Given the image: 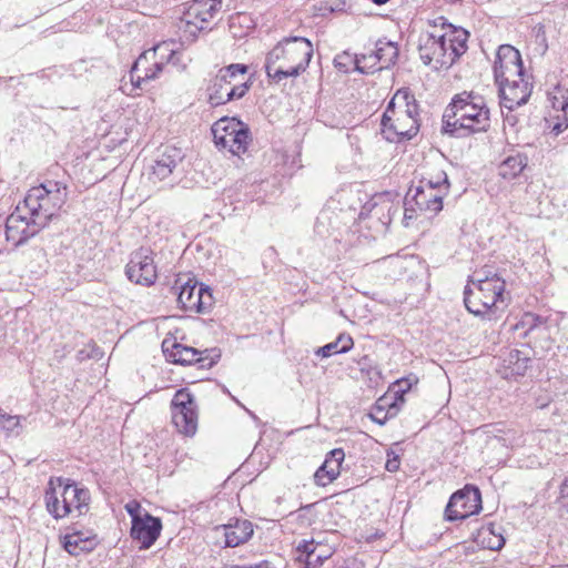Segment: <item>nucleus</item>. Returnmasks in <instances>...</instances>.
Masks as SVG:
<instances>
[{
    "label": "nucleus",
    "instance_id": "1",
    "mask_svg": "<svg viewBox=\"0 0 568 568\" xmlns=\"http://www.w3.org/2000/svg\"><path fill=\"white\" fill-rule=\"evenodd\" d=\"M490 126V111L486 99L475 91H463L452 99L443 114V133L456 138L486 132Z\"/></svg>",
    "mask_w": 568,
    "mask_h": 568
},
{
    "label": "nucleus",
    "instance_id": "2",
    "mask_svg": "<svg viewBox=\"0 0 568 568\" xmlns=\"http://www.w3.org/2000/svg\"><path fill=\"white\" fill-rule=\"evenodd\" d=\"M312 55L313 45L306 38H284L266 55V74L276 83L298 77L308 67Z\"/></svg>",
    "mask_w": 568,
    "mask_h": 568
},
{
    "label": "nucleus",
    "instance_id": "3",
    "mask_svg": "<svg viewBox=\"0 0 568 568\" xmlns=\"http://www.w3.org/2000/svg\"><path fill=\"white\" fill-rule=\"evenodd\" d=\"M473 276L464 290V303L468 312L476 316L491 320L506 306L505 280L499 275Z\"/></svg>",
    "mask_w": 568,
    "mask_h": 568
},
{
    "label": "nucleus",
    "instance_id": "4",
    "mask_svg": "<svg viewBox=\"0 0 568 568\" xmlns=\"http://www.w3.org/2000/svg\"><path fill=\"white\" fill-rule=\"evenodd\" d=\"M68 199L67 185L60 181H45L31 187L17 211L26 212L38 226H47Z\"/></svg>",
    "mask_w": 568,
    "mask_h": 568
},
{
    "label": "nucleus",
    "instance_id": "5",
    "mask_svg": "<svg viewBox=\"0 0 568 568\" xmlns=\"http://www.w3.org/2000/svg\"><path fill=\"white\" fill-rule=\"evenodd\" d=\"M44 499L48 511L59 519L71 514L73 509L79 515L85 514L89 510L90 491L71 483L70 479L52 477L48 483Z\"/></svg>",
    "mask_w": 568,
    "mask_h": 568
},
{
    "label": "nucleus",
    "instance_id": "6",
    "mask_svg": "<svg viewBox=\"0 0 568 568\" xmlns=\"http://www.w3.org/2000/svg\"><path fill=\"white\" fill-rule=\"evenodd\" d=\"M247 65L233 63L221 68L207 87L209 103L213 106L243 98L250 89Z\"/></svg>",
    "mask_w": 568,
    "mask_h": 568
},
{
    "label": "nucleus",
    "instance_id": "7",
    "mask_svg": "<svg viewBox=\"0 0 568 568\" xmlns=\"http://www.w3.org/2000/svg\"><path fill=\"white\" fill-rule=\"evenodd\" d=\"M214 143L234 155L245 153L251 142L248 128L236 119L222 118L212 125Z\"/></svg>",
    "mask_w": 568,
    "mask_h": 568
},
{
    "label": "nucleus",
    "instance_id": "8",
    "mask_svg": "<svg viewBox=\"0 0 568 568\" xmlns=\"http://www.w3.org/2000/svg\"><path fill=\"white\" fill-rule=\"evenodd\" d=\"M439 40L438 30L420 33L418 39L419 57L426 65L433 64L436 70L448 69L458 59V51L462 50L460 40L456 41L457 47L448 53L443 49L444 43Z\"/></svg>",
    "mask_w": 568,
    "mask_h": 568
},
{
    "label": "nucleus",
    "instance_id": "9",
    "mask_svg": "<svg viewBox=\"0 0 568 568\" xmlns=\"http://www.w3.org/2000/svg\"><path fill=\"white\" fill-rule=\"evenodd\" d=\"M400 98L398 91L389 101L383 118L382 130L385 138L390 141H399L402 139H412L418 132V119L409 118L404 113H399L396 109L397 100Z\"/></svg>",
    "mask_w": 568,
    "mask_h": 568
},
{
    "label": "nucleus",
    "instance_id": "10",
    "mask_svg": "<svg viewBox=\"0 0 568 568\" xmlns=\"http://www.w3.org/2000/svg\"><path fill=\"white\" fill-rule=\"evenodd\" d=\"M172 423L178 432L192 437L197 430V406L194 396L186 389H179L171 402Z\"/></svg>",
    "mask_w": 568,
    "mask_h": 568
},
{
    "label": "nucleus",
    "instance_id": "11",
    "mask_svg": "<svg viewBox=\"0 0 568 568\" xmlns=\"http://www.w3.org/2000/svg\"><path fill=\"white\" fill-rule=\"evenodd\" d=\"M481 509V496L478 488L465 486L454 493L446 506L445 517L449 521L466 519Z\"/></svg>",
    "mask_w": 568,
    "mask_h": 568
},
{
    "label": "nucleus",
    "instance_id": "12",
    "mask_svg": "<svg viewBox=\"0 0 568 568\" xmlns=\"http://www.w3.org/2000/svg\"><path fill=\"white\" fill-rule=\"evenodd\" d=\"M494 75L497 84L524 77L521 55L509 44L498 48L494 64Z\"/></svg>",
    "mask_w": 568,
    "mask_h": 568
},
{
    "label": "nucleus",
    "instance_id": "13",
    "mask_svg": "<svg viewBox=\"0 0 568 568\" xmlns=\"http://www.w3.org/2000/svg\"><path fill=\"white\" fill-rule=\"evenodd\" d=\"M125 273L131 282L145 286L152 285L158 277L152 252L144 247L133 252Z\"/></svg>",
    "mask_w": 568,
    "mask_h": 568
},
{
    "label": "nucleus",
    "instance_id": "14",
    "mask_svg": "<svg viewBox=\"0 0 568 568\" xmlns=\"http://www.w3.org/2000/svg\"><path fill=\"white\" fill-rule=\"evenodd\" d=\"M178 291V304L184 311L204 313L213 305V296L209 287L190 282L174 287Z\"/></svg>",
    "mask_w": 568,
    "mask_h": 568
},
{
    "label": "nucleus",
    "instance_id": "15",
    "mask_svg": "<svg viewBox=\"0 0 568 568\" xmlns=\"http://www.w3.org/2000/svg\"><path fill=\"white\" fill-rule=\"evenodd\" d=\"M222 7V0H193L184 13L189 27L201 31L216 17Z\"/></svg>",
    "mask_w": 568,
    "mask_h": 568
},
{
    "label": "nucleus",
    "instance_id": "16",
    "mask_svg": "<svg viewBox=\"0 0 568 568\" xmlns=\"http://www.w3.org/2000/svg\"><path fill=\"white\" fill-rule=\"evenodd\" d=\"M43 227L34 224V220L29 219V214L17 211L7 219L6 237L18 246L34 236Z\"/></svg>",
    "mask_w": 568,
    "mask_h": 568
},
{
    "label": "nucleus",
    "instance_id": "17",
    "mask_svg": "<svg viewBox=\"0 0 568 568\" xmlns=\"http://www.w3.org/2000/svg\"><path fill=\"white\" fill-rule=\"evenodd\" d=\"M500 106L513 111L526 104L531 94V84L523 78L498 84Z\"/></svg>",
    "mask_w": 568,
    "mask_h": 568
},
{
    "label": "nucleus",
    "instance_id": "18",
    "mask_svg": "<svg viewBox=\"0 0 568 568\" xmlns=\"http://www.w3.org/2000/svg\"><path fill=\"white\" fill-rule=\"evenodd\" d=\"M183 158L181 149L166 145L151 165L150 180L154 183L168 180Z\"/></svg>",
    "mask_w": 568,
    "mask_h": 568
},
{
    "label": "nucleus",
    "instance_id": "19",
    "mask_svg": "<svg viewBox=\"0 0 568 568\" xmlns=\"http://www.w3.org/2000/svg\"><path fill=\"white\" fill-rule=\"evenodd\" d=\"M161 529V519L144 513L142 518H134L130 535L141 544V548L148 549L156 541Z\"/></svg>",
    "mask_w": 568,
    "mask_h": 568
},
{
    "label": "nucleus",
    "instance_id": "20",
    "mask_svg": "<svg viewBox=\"0 0 568 568\" xmlns=\"http://www.w3.org/2000/svg\"><path fill=\"white\" fill-rule=\"evenodd\" d=\"M162 70L161 62H158L154 58V53H150L149 50H145L132 65L130 80L134 87L140 88L144 82L156 79Z\"/></svg>",
    "mask_w": 568,
    "mask_h": 568
},
{
    "label": "nucleus",
    "instance_id": "21",
    "mask_svg": "<svg viewBox=\"0 0 568 568\" xmlns=\"http://www.w3.org/2000/svg\"><path fill=\"white\" fill-rule=\"evenodd\" d=\"M345 453L342 448L331 450L323 465L315 471L314 480L318 486H326L333 483L341 473V466L344 462Z\"/></svg>",
    "mask_w": 568,
    "mask_h": 568
},
{
    "label": "nucleus",
    "instance_id": "22",
    "mask_svg": "<svg viewBox=\"0 0 568 568\" xmlns=\"http://www.w3.org/2000/svg\"><path fill=\"white\" fill-rule=\"evenodd\" d=\"M217 529L223 530L226 547H237L246 542L253 535V525L246 519H237L234 524L223 525Z\"/></svg>",
    "mask_w": 568,
    "mask_h": 568
},
{
    "label": "nucleus",
    "instance_id": "23",
    "mask_svg": "<svg viewBox=\"0 0 568 568\" xmlns=\"http://www.w3.org/2000/svg\"><path fill=\"white\" fill-rule=\"evenodd\" d=\"M443 197L442 189L433 190L429 185L426 189L417 186L413 200L420 211L438 213L443 209Z\"/></svg>",
    "mask_w": 568,
    "mask_h": 568
},
{
    "label": "nucleus",
    "instance_id": "24",
    "mask_svg": "<svg viewBox=\"0 0 568 568\" xmlns=\"http://www.w3.org/2000/svg\"><path fill=\"white\" fill-rule=\"evenodd\" d=\"M97 545L93 536H85L81 531L67 534L63 537V548L72 556L90 552Z\"/></svg>",
    "mask_w": 568,
    "mask_h": 568
},
{
    "label": "nucleus",
    "instance_id": "25",
    "mask_svg": "<svg viewBox=\"0 0 568 568\" xmlns=\"http://www.w3.org/2000/svg\"><path fill=\"white\" fill-rule=\"evenodd\" d=\"M398 52V47L395 42L378 40L375 52L369 54V57H364L363 60H377L379 69H388L396 63Z\"/></svg>",
    "mask_w": 568,
    "mask_h": 568
},
{
    "label": "nucleus",
    "instance_id": "26",
    "mask_svg": "<svg viewBox=\"0 0 568 568\" xmlns=\"http://www.w3.org/2000/svg\"><path fill=\"white\" fill-rule=\"evenodd\" d=\"M530 357H503L497 365V373L505 379L524 376Z\"/></svg>",
    "mask_w": 568,
    "mask_h": 568
},
{
    "label": "nucleus",
    "instance_id": "27",
    "mask_svg": "<svg viewBox=\"0 0 568 568\" xmlns=\"http://www.w3.org/2000/svg\"><path fill=\"white\" fill-rule=\"evenodd\" d=\"M468 36H469V33L466 30L457 29V28H454L453 26H449L448 31H446L444 33H442L439 31V37H440L439 41L444 43L443 49H445V51L448 53V52H452V50H454L455 47H457L456 41L460 40L462 50L458 51V58H459L467 50Z\"/></svg>",
    "mask_w": 568,
    "mask_h": 568
},
{
    "label": "nucleus",
    "instance_id": "28",
    "mask_svg": "<svg viewBox=\"0 0 568 568\" xmlns=\"http://www.w3.org/2000/svg\"><path fill=\"white\" fill-rule=\"evenodd\" d=\"M148 50L150 53H154V58L158 60V62H161L162 69L168 63H172L175 65L180 63V52L175 49V42L172 40L163 41Z\"/></svg>",
    "mask_w": 568,
    "mask_h": 568
},
{
    "label": "nucleus",
    "instance_id": "29",
    "mask_svg": "<svg viewBox=\"0 0 568 568\" xmlns=\"http://www.w3.org/2000/svg\"><path fill=\"white\" fill-rule=\"evenodd\" d=\"M527 165V158L520 153L509 155L499 165V175L511 180L517 178Z\"/></svg>",
    "mask_w": 568,
    "mask_h": 568
},
{
    "label": "nucleus",
    "instance_id": "30",
    "mask_svg": "<svg viewBox=\"0 0 568 568\" xmlns=\"http://www.w3.org/2000/svg\"><path fill=\"white\" fill-rule=\"evenodd\" d=\"M353 344V338L349 335L341 334L336 341L317 347L315 355H341L347 353Z\"/></svg>",
    "mask_w": 568,
    "mask_h": 568
},
{
    "label": "nucleus",
    "instance_id": "31",
    "mask_svg": "<svg viewBox=\"0 0 568 568\" xmlns=\"http://www.w3.org/2000/svg\"><path fill=\"white\" fill-rule=\"evenodd\" d=\"M418 378L416 375H409L407 377L397 379L389 387L388 390L392 393L394 397H398V403L403 406L405 403L404 395L410 390L413 385H416Z\"/></svg>",
    "mask_w": 568,
    "mask_h": 568
},
{
    "label": "nucleus",
    "instance_id": "32",
    "mask_svg": "<svg viewBox=\"0 0 568 568\" xmlns=\"http://www.w3.org/2000/svg\"><path fill=\"white\" fill-rule=\"evenodd\" d=\"M545 324H546L545 317L528 312L521 316V320L519 321L518 324H516L515 328L516 329H519V328L525 329L524 334L526 335L529 332H532L535 329L545 328Z\"/></svg>",
    "mask_w": 568,
    "mask_h": 568
},
{
    "label": "nucleus",
    "instance_id": "33",
    "mask_svg": "<svg viewBox=\"0 0 568 568\" xmlns=\"http://www.w3.org/2000/svg\"><path fill=\"white\" fill-rule=\"evenodd\" d=\"M548 101L556 111L564 112V116L567 115L568 109V91L561 87H555L552 91L548 92Z\"/></svg>",
    "mask_w": 568,
    "mask_h": 568
},
{
    "label": "nucleus",
    "instance_id": "34",
    "mask_svg": "<svg viewBox=\"0 0 568 568\" xmlns=\"http://www.w3.org/2000/svg\"><path fill=\"white\" fill-rule=\"evenodd\" d=\"M396 109L399 113H404L409 118L417 119V104L413 97H409L407 92L400 91V98L397 100Z\"/></svg>",
    "mask_w": 568,
    "mask_h": 568
},
{
    "label": "nucleus",
    "instance_id": "35",
    "mask_svg": "<svg viewBox=\"0 0 568 568\" xmlns=\"http://www.w3.org/2000/svg\"><path fill=\"white\" fill-rule=\"evenodd\" d=\"M181 349L192 352L193 355H203L202 352L193 347H182V345L179 344L175 338H164L162 342L163 355H178L181 353Z\"/></svg>",
    "mask_w": 568,
    "mask_h": 568
},
{
    "label": "nucleus",
    "instance_id": "36",
    "mask_svg": "<svg viewBox=\"0 0 568 568\" xmlns=\"http://www.w3.org/2000/svg\"><path fill=\"white\" fill-rule=\"evenodd\" d=\"M429 185L432 186L433 190L442 189V192H444L445 195L449 187L447 174L444 171H442L438 173L436 179L422 180L419 186L426 189Z\"/></svg>",
    "mask_w": 568,
    "mask_h": 568
},
{
    "label": "nucleus",
    "instance_id": "37",
    "mask_svg": "<svg viewBox=\"0 0 568 568\" xmlns=\"http://www.w3.org/2000/svg\"><path fill=\"white\" fill-rule=\"evenodd\" d=\"M374 406L381 408L384 413L390 410V408H395L396 415L402 408V405L398 403V397H394L389 390L379 397Z\"/></svg>",
    "mask_w": 568,
    "mask_h": 568
},
{
    "label": "nucleus",
    "instance_id": "38",
    "mask_svg": "<svg viewBox=\"0 0 568 568\" xmlns=\"http://www.w3.org/2000/svg\"><path fill=\"white\" fill-rule=\"evenodd\" d=\"M320 547V544H315L314 540H302L296 550L300 552L298 560L305 564L312 559L315 555V550Z\"/></svg>",
    "mask_w": 568,
    "mask_h": 568
},
{
    "label": "nucleus",
    "instance_id": "39",
    "mask_svg": "<svg viewBox=\"0 0 568 568\" xmlns=\"http://www.w3.org/2000/svg\"><path fill=\"white\" fill-rule=\"evenodd\" d=\"M173 364L182 366L199 365L200 367L207 366L209 368L216 364L213 357H196L195 359H187L186 357H173Z\"/></svg>",
    "mask_w": 568,
    "mask_h": 568
},
{
    "label": "nucleus",
    "instance_id": "40",
    "mask_svg": "<svg viewBox=\"0 0 568 568\" xmlns=\"http://www.w3.org/2000/svg\"><path fill=\"white\" fill-rule=\"evenodd\" d=\"M22 418L19 415H9L0 408V426L7 432H14L19 428Z\"/></svg>",
    "mask_w": 568,
    "mask_h": 568
},
{
    "label": "nucleus",
    "instance_id": "41",
    "mask_svg": "<svg viewBox=\"0 0 568 568\" xmlns=\"http://www.w3.org/2000/svg\"><path fill=\"white\" fill-rule=\"evenodd\" d=\"M366 57L363 54L361 58L355 57L354 60V67L355 70L359 73H373L379 69V63L377 60H363V58Z\"/></svg>",
    "mask_w": 568,
    "mask_h": 568
},
{
    "label": "nucleus",
    "instance_id": "42",
    "mask_svg": "<svg viewBox=\"0 0 568 568\" xmlns=\"http://www.w3.org/2000/svg\"><path fill=\"white\" fill-rule=\"evenodd\" d=\"M395 416V408H390V410H386V413H384L381 408L373 406L369 413L371 419L379 425H384L388 419L394 418Z\"/></svg>",
    "mask_w": 568,
    "mask_h": 568
},
{
    "label": "nucleus",
    "instance_id": "43",
    "mask_svg": "<svg viewBox=\"0 0 568 568\" xmlns=\"http://www.w3.org/2000/svg\"><path fill=\"white\" fill-rule=\"evenodd\" d=\"M354 60L355 58H353L349 53L343 52L334 59V63L339 71L347 72L349 64H354Z\"/></svg>",
    "mask_w": 568,
    "mask_h": 568
},
{
    "label": "nucleus",
    "instance_id": "44",
    "mask_svg": "<svg viewBox=\"0 0 568 568\" xmlns=\"http://www.w3.org/2000/svg\"><path fill=\"white\" fill-rule=\"evenodd\" d=\"M327 558H328L327 554L318 552L317 550H315L314 557H312V559H310L306 562L305 568H316V567L321 566Z\"/></svg>",
    "mask_w": 568,
    "mask_h": 568
},
{
    "label": "nucleus",
    "instance_id": "45",
    "mask_svg": "<svg viewBox=\"0 0 568 568\" xmlns=\"http://www.w3.org/2000/svg\"><path fill=\"white\" fill-rule=\"evenodd\" d=\"M125 510L132 518V525L134 524V518H142L141 515V506L136 501H132L125 505Z\"/></svg>",
    "mask_w": 568,
    "mask_h": 568
},
{
    "label": "nucleus",
    "instance_id": "46",
    "mask_svg": "<svg viewBox=\"0 0 568 568\" xmlns=\"http://www.w3.org/2000/svg\"><path fill=\"white\" fill-rule=\"evenodd\" d=\"M399 459L394 457L393 459H388L386 463V469L388 471H396L399 468Z\"/></svg>",
    "mask_w": 568,
    "mask_h": 568
},
{
    "label": "nucleus",
    "instance_id": "47",
    "mask_svg": "<svg viewBox=\"0 0 568 568\" xmlns=\"http://www.w3.org/2000/svg\"><path fill=\"white\" fill-rule=\"evenodd\" d=\"M559 495L561 499L568 498V477L564 479V481L560 485Z\"/></svg>",
    "mask_w": 568,
    "mask_h": 568
},
{
    "label": "nucleus",
    "instance_id": "48",
    "mask_svg": "<svg viewBox=\"0 0 568 568\" xmlns=\"http://www.w3.org/2000/svg\"><path fill=\"white\" fill-rule=\"evenodd\" d=\"M477 273H480V277H486V276H493V275H497L496 273H493L490 270H481V271H477L474 273V276L477 274Z\"/></svg>",
    "mask_w": 568,
    "mask_h": 568
},
{
    "label": "nucleus",
    "instance_id": "49",
    "mask_svg": "<svg viewBox=\"0 0 568 568\" xmlns=\"http://www.w3.org/2000/svg\"><path fill=\"white\" fill-rule=\"evenodd\" d=\"M568 124H562V123H557L555 126H554V131L556 132V134H559L560 132L564 131L565 128H567Z\"/></svg>",
    "mask_w": 568,
    "mask_h": 568
},
{
    "label": "nucleus",
    "instance_id": "50",
    "mask_svg": "<svg viewBox=\"0 0 568 568\" xmlns=\"http://www.w3.org/2000/svg\"><path fill=\"white\" fill-rule=\"evenodd\" d=\"M504 544H505V539L503 537H499L498 544L496 546H491L490 548L499 549V548H501L504 546Z\"/></svg>",
    "mask_w": 568,
    "mask_h": 568
},
{
    "label": "nucleus",
    "instance_id": "51",
    "mask_svg": "<svg viewBox=\"0 0 568 568\" xmlns=\"http://www.w3.org/2000/svg\"><path fill=\"white\" fill-rule=\"evenodd\" d=\"M408 219H413V211L409 209H405L404 220L406 221Z\"/></svg>",
    "mask_w": 568,
    "mask_h": 568
},
{
    "label": "nucleus",
    "instance_id": "52",
    "mask_svg": "<svg viewBox=\"0 0 568 568\" xmlns=\"http://www.w3.org/2000/svg\"><path fill=\"white\" fill-rule=\"evenodd\" d=\"M375 4L382 6L387 3L389 0H372Z\"/></svg>",
    "mask_w": 568,
    "mask_h": 568
},
{
    "label": "nucleus",
    "instance_id": "53",
    "mask_svg": "<svg viewBox=\"0 0 568 568\" xmlns=\"http://www.w3.org/2000/svg\"><path fill=\"white\" fill-rule=\"evenodd\" d=\"M60 491H61V489L58 488V506L62 505V498L60 496Z\"/></svg>",
    "mask_w": 568,
    "mask_h": 568
},
{
    "label": "nucleus",
    "instance_id": "54",
    "mask_svg": "<svg viewBox=\"0 0 568 568\" xmlns=\"http://www.w3.org/2000/svg\"><path fill=\"white\" fill-rule=\"evenodd\" d=\"M311 507H313V504H310V505H306V506H302L300 508V510H306V509H310Z\"/></svg>",
    "mask_w": 568,
    "mask_h": 568
},
{
    "label": "nucleus",
    "instance_id": "55",
    "mask_svg": "<svg viewBox=\"0 0 568 568\" xmlns=\"http://www.w3.org/2000/svg\"><path fill=\"white\" fill-rule=\"evenodd\" d=\"M246 412L248 413V415H251L254 419H257V417L248 409H246Z\"/></svg>",
    "mask_w": 568,
    "mask_h": 568
},
{
    "label": "nucleus",
    "instance_id": "56",
    "mask_svg": "<svg viewBox=\"0 0 568 568\" xmlns=\"http://www.w3.org/2000/svg\"><path fill=\"white\" fill-rule=\"evenodd\" d=\"M546 406H547V404H540V405H539V407H540V408H544V407H546Z\"/></svg>",
    "mask_w": 568,
    "mask_h": 568
}]
</instances>
